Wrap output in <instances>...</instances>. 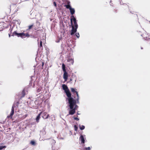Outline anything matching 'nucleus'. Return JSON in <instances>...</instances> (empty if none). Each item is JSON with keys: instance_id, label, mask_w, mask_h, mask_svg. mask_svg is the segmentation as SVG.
<instances>
[{"instance_id": "5701e85b", "label": "nucleus", "mask_w": 150, "mask_h": 150, "mask_svg": "<svg viewBox=\"0 0 150 150\" xmlns=\"http://www.w3.org/2000/svg\"><path fill=\"white\" fill-rule=\"evenodd\" d=\"M30 144L32 145H35V143L34 141H32L30 142Z\"/></svg>"}, {"instance_id": "423d86ee", "label": "nucleus", "mask_w": 150, "mask_h": 150, "mask_svg": "<svg viewBox=\"0 0 150 150\" xmlns=\"http://www.w3.org/2000/svg\"><path fill=\"white\" fill-rule=\"evenodd\" d=\"M15 107V104H14L12 107L11 110V113L10 114V115L7 116V117L8 118H10L11 119L12 118V116L13 115L14 113V108Z\"/></svg>"}, {"instance_id": "2f4dec72", "label": "nucleus", "mask_w": 150, "mask_h": 150, "mask_svg": "<svg viewBox=\"0 0 150 150\" xmlns=\"http://www.w3.org/2000/svg\"><path fill=\"white\" fill-rule=\"evenodd\" d=\"M9 37H10V35L9 34Z\"/></svg>"}, {"instance_id": "ddd939ff", "label": "nucleus", "mask_w": 150, "mask_h": 150, "mask_svg": "<svg viewBox=\"0 0 150 150\" xmlns=\"http://www.w3.org/2000/svg\"><path fill=\"white\" fill-rule=\"evenodd\" d=\"M70 2H68V4L65 5V6L66 7V8H67L69 9H70L71 8V6L70 5Z\"/></svg>"}, {"instance_id": "b1692460", "label": "nucleus", "mask_w": 150, "mask_h": 150, "mask_svg": "<svg viewBox=\"0 0 150 150\" xmlns=\"http://www.w3.org/2000/svg\"><path fill=\"white\" fill-rule=\"evenodd\" d=\"M74 129L75 131H77L78 129V127L76 125H75L74 126Z\"/></svg>"}, {"instance_id": "39448f33", "label": "nucleus", "mask_w": 150, "mask_h": 150, "mask_svg": "<svg viewBox=\"0 0 150 150\" xmlns=\"http://www.w3.org/2000/svg\"><path fill=\"white\" fill-rule=\"evenodd\" d=\"M71 91L74 93H75L76 95V97L75 98L77 101V103H79V94L77 91H76L74 88H71Z\"/></svg>"}, {"instance_id": "393cba45", "label": "nucleus", "mask_w": 150, "mask_h": 150, "mask_svg": "<svg viewBox=\"0 0 150 150\" xmlns=\"http://www.w3.org/2000/svg\"><path fill=\"white\" fill-rule=\"evenodd\" d=\"M33 25H29L28 26V30L32 28V27H33Z\"/></svg>"}, {"instance_id": "7ed1b4c3", "label": "nucleus", "mask_w": 150, "mask_h": 150, "mask_svg": "<svg viewBox=\"0 0 150 150\" xmlns=\"http://www.w3.org/2000/svg\"><path fill=\"white\" fill-rule=\"evenodd\" d=\"M71 17L72 18H71L70 19L71 25H72V22L73 21L74 24V26H75V28H78V25L76 22V18H75V17L74 16H71Z\"/></svg>"}, {"instance_id": "a211bd4d", "label": "nucleus", "mask_w": 150, "mask_h": 150, "mask_svg": "<svg viewBox=\"0 0 150 150\" xmlns=\"http://www.w3.org/2000/svg\"><path fill=\"white\" fill-rule=\"evenodd\" d=\"M79 127L80 129L81 130L84 129L85 128V126L83 125H79Z\"/></svg>"}, {"instance_id": "f3484780", "label": "nucleus", "mask_w": 150, "mask_h": 150, "mask_svg": "<svg viewBox=\"0 0 150 150\" xmlns=\"http://www.w3.org/2000/svg\"><path fill=\"white\" fill-rule=\"evenodd\" d=\"M62 68L64 72L66 71L65 69V66L64 64H62Z\"/></svg>"}, {"instance_id": "412c9836", "label": "nucleus", "mask_w": 150, "mask_h": 150, "mask_svg": "<svg viewBox=\"0 0 150 150\" xmlns=\"http://www.w3.org/2000/svg\"><path fill=\"white\" fill-rule=\"evenodd\" d=\"M42 88L41 87L39 88L37 90V92L39 93L42 90Z\"/></svg>"}, {"instance_id": "473e14b6", "label": "nucleus", "mask_w": 150, "mask_h": 150, "mask_svg": "<svg viewBox=\"0 0 150 150\" xmlns=\"http://www.w3.org/2000/svg\"><path fill=\"white\" fill-rule=\"evenodd\" d=\"M33 104H35V103H34V101H33Z\"/></svg>"}, {"instance_id": "20e7f679", "label": "nucleus", "mask_w": 150, "mask_h": 150, "mask_svg": "<svg viewBox=\"0 0 150 150\" xmlns=\"http://www.w3.org/2000/svg\"><path fill=\"white\" fill-rule=\"evenodd\" d=\"M33 100H32L31 101V102H30L29 103L30 105L34 108H36L37 107V105L38 104V101L36 100L34 101L35 104H33Z\"/></svg>"}, {"instance_id": "dca6fc26", "label": "nucleus", "mask_w": 150, "mask_h": 150, "mask_svg": "<svg viewBox=\"0 0 150 150\" xmlns=\"http://www.w3.org/2000/svg\"><path fill=\"white\" fill-rule=\"evenodd\" d=\"M42 42L41 40L40 41V45H38L39 49H40L41 50H42L43 48V47L42 46Z\"/></svg>"}, {"instance_id": "0eeeda50", "label": "nucleus", "mask_w": 150, "mask_h": 150, "mask_svg": "<svg viewBox=\"0 0 150 150\" xmlns=\"http://www.w3.org/2000/svg\"><path fill=\"white\" fill-rule=\"evenodd\" d=\"M41 114L42 116V117L43 119H46L48 118L49 117V115L45 112H41Z\"/></svg>"}, {"instance_id": "c85d7f7f", "label": "nucleus", "mask_w": 150, "mask_h": 150, "mask_svg": "<svg viewBox=\"0 0 150 150\" xmlns=\"http://www.w3.org/2000/svg\"><path fill=\"white\" fill-rule=\"evenodd\" d=\"M59 139H64V138L63 137H59Z\"/></svg>"}, {"instance_id": "9d476101", "label": "nucleus", "mask_w": 150, "mask_h": 150, "mask_svg": "<svg viewBox=\"0 0 150 150\" xmlns=\"http://www.w3.org/2000/svg\"><path fill=\"white\" fill-rule=\"evenodd\" d=\"M68 75L67 72L66 71L64 72L63 75V78L64 79V81L66 82L67 81L68 79Z\"/></svg>"}, {"instance_id": "c9c22d12", "label": "nucleus", "mask_w": 150, "mask_h": 150, "mask_svg": "<svg viewBox=\"0 0 150 150\" xmlns=\"http://www.w3.org/2000/svg\"><path fill=\"white\" fill-rule=\"evenodd\" d=\"M17 103H18V102H17Z\"/></svg>"}, {"instance_id": "aec40b11", "label": "nucleus", "mask_w": 150, "mask_h": 150, "mask_svg": "<svg viewBox=\"0 0 150 150\" xmlns=\"http://www.w3.org/2000/svg\"><path fill=\"white\" fill-rule=\"evenodd\" d=\"M6 146H0V150L3 149L4 148H6Z\"/></svg>"}, {"instance_id": "7c9ffc66", "label": "nucleus", "mask_w": 150, "mask_h": 150, "mask_svg": "<svg viewBox=\"0 0 150 150\" xmlns=\"http://www.w3.org/2000/svg\"><path fill=\"white\" fill-rule=\"evenodd\" d=\"M24 93V90H23L22 91V94H23Z\"/></svg>"}, {"instance_id": "2eb2a0df", "label": "nucleus", "mask_w": 150, "mask_h": 150, "mask_svg": "<svg viewBox=\"0 0 150 150\" xmlns=\"http://www.w3.org/2000/svg\"><path fill=\"white\" fill-rule=\"evenodd\" d=\"M41 115L40 113L39 114L36 118V121L37 122H39V120L40 118V115Z\"/></svg>"}, {"instance_id": "a878e982", "label": "nucleus", "mask_w": 150, "mask_h": 150, "mask_svg": "<svg viewBox=\"0 0 150 150\" xmlns=\"http://www.w3.org/2000/svg\"><path fill=\"white\" fill-rule=\"evenodd\" d=\"M74 120H79V119L77 117H74Z\"/></svg>"}, {"instance_id": "f257e3e1", "label": "nucleus", "mask_w": 150, "mask_h": 150, "mask_svg": "<svg viewBox=\"0 0 150 150\" xmlns=\"http://www.w3.org/2000/svg\"><path fill=\"white\" fill-rule=\"evenodd\" d=\"M68 98L67 99L68 101L69 104V113L67 116L69 115H73L75 112L76 109L77 108V106L76 105L77 101L75 99H74L71 96V94L69 90H67L65 92Z\"/></svg>"}, {"instance_id": "72a5a7b5", "label": "nucleus", "mask_w": 150, "mask_h": 150, "mask_svg": "<svg viewBox=\"0 0 150 150\" xmlns=\"http://www.w3.org/2000/svg\"><path fill=\"white\" fill-rule=\"evenodd\" d=\"M77 115H79L80 114L79 113H77Z\"/></svg>"}, {"instance_id": "9b49d317", "label": "nucleus", "mask_w": 150, "mask_h": 150, "mask_svg": "<svg viewBox=\"0 0 150 150\" xmlns=\"http://www.w3.org/2000/svg\"><path fill=\"white\" fill-rule=\"evenodd\" d=\"M79 140L81 143L84 144L85 143V139L84 136L82 135H81L79 138Z\"/></svg>"}, {"instance_id": "6e6552de", "label": "nucleus", "mask_w": 150, "mask_h": 150, "mask_svg": "<svg viewBox=\"0 0 150 150\" xmlns=\"http://www.w3.org/2000/svg\"><path fill=\"white\" fill-rule=\"evenodd\" d=\"M78 28H75L74 25H72V30L70 34L71 35H72L74 34L77 31V30Z\"/></svg>"}, {"instance_id": "f704fd0d", "label": "nucleus", "mask_w": 150, "mask_h": 150, "mask_svg": "<svg viewBox=\"0 0 150 150\" xmlns=\"http://www.w3.org/2000/svg\"><path fill=\"white\" fill-rule=\"evenodd\" d=\"M25 96V94H24L23 96Z\"/></svg>"}, {"instance_id": "4c0bfd02", "label": "nucleus", "mask_w": 150, "mask_h": 150, "mask_svg": "<svg viewBox=\"0 0 150 150\" xmlns=\"http://www.w3.org/2000/svg\"><path fill=\"white\" fill-rule=\"evenodd\" d=\"M11 135H9V137H11Z\"/></svg>"}, {"instance_id": "f03ea898", "label": "nucleus", "mask_w": 150, "mask_h": 150, "mask_svg": "<svg viewBox=\"0 0 150 150\" xmlns=\"http://www.w3.org/2000/svg\"><path fill=\"white\" fill-rule=\"evenodd\" d=\"M12 35L17 36L18 37H20L22 38H24L26 37H28L30 36L28 33L25 34L24 33H18L15 31L13 32Z\"/></svg>"}, {"instance_id": "4be33fe9", "label": "nucleus", "mask_w": 150, "mask_h": 150, "mask_svg": "<svg viewBox=\"0 0 150 150\" xmlns=\"http://www.w3.org/2000/svg\"><path fill=\"white\" fill-rule=\"evenodd\" d=\"M75 35L78 38H79L80 35L79 33H76Z\"/></svg>"}, {"instance_id": "58836bf2", "label": "nucleus", "mask_w": 150, "mask_h": 150, "mask_svg": "<svg viewBox=\"0 0 150 150\" xmlns=\"http://www.w3.org/2000/svg\"><path fill=\"white\" fill-rule=\"evenodd\" d=\"M141 49H143V48H142V47H141Z\"/></svg>"}, {"instance_id": "1a4fd4ad", "label": "nucleus", "mask_w": 150, "mask_h": 150, "mask_svg": "<svg viewBox=\"0 0 150 150\" xmlns=\"http://www.w3.org/2000/svg\"><path fill=\"white\" fill-rule=\"evenodd\" d=\"M67 62H69V65H73L74 63V59L72 58L69 57L67 60Z\"/></svg>"}, {"instance_id": "e433bc0d", "label": "nucleus", "mask_w": 150, "mask_h": 150, "mask_svg": "<svg viewBox=\"0 0 150 150\" xmlns=\"http://www.w3.org/2000/svg\"><path fill=\"white\" fill-rule=\"evenodd\" d=\"M38 40H39V39H38V40H37V41H38Z\"/></svg>"}, {"instance_id": "f8f14e48", "label": "nucleus", "mask_w": 150, "mask_h": 150, "mask_svg": "<svg viewBox=\"0 0 150 150\" xmlns=\"http://www.w3.org/2000/svg\"><path fill=\"white\" fill-rule=\"evenodd\" d=\"M62 87L63 89L64 90L65 92L67 91V90H69L67 86L65 84H63Z\"/></svg>"}, {"instance_id": "6ab92c4d", "label": "nucleus", "mask_w": 150, "mask_h": 150, "mask_svg": "<svg viewBox=\"0 0 150 150\" xmlns=\"http://www.w3.org/2000/svg\"><path fill=\"white\" fill-rule=\"evenodd\" d=\"M40 63L41 65H40L39 66V67L40 68L42 69V67H43V64H44L43 62H41Z\"/></svg>"}, {"instance_id": "4468645a", "label": "nucleus", "mask_w": 150, "mask_h": 150, "mask_svg": "<svg viewBox=\"0 0 150 150\" xmlns=\"http://www.w3.org/2000/svg\"><path fill=\"white\" fill-rule=\"evenodd\" d=\"M69 10L70 11V12L71 13V15H73L74 13L75 12V11L74 8H71L69 9Z\"/></svg>"}, {"instance_id": "cd10ccee", "label": "nucleus", "mask_w": 150, "mask_h": 150, "mask_svg": "<svg viewBox=\"0 0 150 150\" xmlns=\"http://www.w3.org/2000/svg\"><path fill=\"white\" fill-rule=\"evenodd\" d=\"M60 39H58L56 41V42H59L60 41Z\"/></svg>"}, {"instance_id": "bb28decb", "label": "nucleus", "mask_w": 150, "mask_h": 150, "mask_svg": "<svg viewBox=\"0 0 150 150\" xmlns=\"http://www.w3.org/2000/svg\"><path fill=\"white\" fill-rule=\"evenodd\" d=\"M53 4H54V6L55 7H56L57 6V4H56V3L55 1H54L53 2Z\"/></svg>"}, {"instance_id": "c756f323", "label": "nucleus", "mask_w": 150, "mask_h": 150, "mask_svg": "<svg viewBox=\"0 0 150 150\" xmlns=\"http://www.w3.org/2000/svg\"><path fill=\"white\" fill-rule=\"evenodd\" d=\"M72 81V79H70V81H69V82H70V83H71V81Z\"/></svg>"}]
</instances>
